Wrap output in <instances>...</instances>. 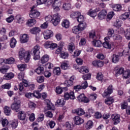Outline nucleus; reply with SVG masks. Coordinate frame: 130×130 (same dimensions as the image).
<instances>
[{"mask_svg": "<svg viewBox=\"0 0 130 130\" xmlns=\"http://www.w3.org/2000/svg\"><path fill=\"white\" fill-rule=\"evenodd\" d=\"M23 58L25 62H29L30 59L31 58L30 53L26 52V54Z\"/></svg>", "mask_w": 130, "mask_h": 130, "instance_id": "nucleus-44", "label": "nucleus"}, {"mask_svg": "<svg viewBox=\"0 0 130 130\" xmlns=\"http://www.w3.org/2000/svg\"><path fill=\"white\" fill-rule=\"evenodd\" d=\"M18 123H19L18 119H15L11 121L10 124L12 128H17V127H18Z\"/></svg>", "mask_w": 130, "mask_h": 130, "instance_id": "nucleus-29", "label": "nucleus"}, {"mask_svg": "<svg viewBox=\"0 0 130 130\" xmlns=\"http://www.w3.org/2000/svg\"><path fill=\"white\" fill-rule=\"evenodd\" d=\"M92 44L95 47H101V46L102 45V43L99 40H94L92 42Z\"/></svg>", "mask_w": 130, "mask_h": 130, "instance_id": "nucleus-26", "label": "nucleus"}, {"mask_svg": "<svg viewBox=\"0 0 130 130\" xmlns=\"http://www.w3.org/2000/svg\"><path fill=\"white\" fill-rule=\"evenodd\" d=\"M61 26L63 28L68 29L70 27V21L68 19H63L61 22Z\"/></svg>", "mask_w": 130, "mask_h": 130, "instance_id": "nucleus-20", "label": "nucleus"}, {"mask_svg": "<svg viewBox=\"0 0 130 130\" xmlns=\"http://www.w3.org/2000/svg\"><path fill=\"white\" fill-rule=\"evenodd\" d=\"M114 102V99L112 97L108 98L105 100V103L107 104V105H110V104H112Z\"/></svg>", "mask_w": 130, "mask_h": 130, "instance_id": "nucleus-36", "label": "nucleus"}, {"mask_svg": "<svg viewBox=\"0 0 130 130\" xmlns=\"http://www.w3.org/2000/svg\"><path fill=\"white\" fill-rule=\"evenodd\" d=\"M37 82L38 83H43L44 82V77L43 76H39L37 78Z\"/></svg>", "mask_w": 130, "mask_h": 130, "instance_id": "nucleus-64", "label": "nucleus"}, {"mask_svg": "<svg viewBox=\"0 0 130 130\" xmlns=\"http://www.w3.org/2000/svg\"><path fill=\"white\" fill-rule=\"evenodd\" d=\"M62 89H64L66 91H68V87L61 88L60 87H57L55 89V92L56 94H61V93H62L63 91Z\"/></svg>", "mask_w": 130, "mask_h": 130, "instance_id": "nucleus-37", "label": "nucleus"}, {"mask_svg": "<svg viewBox=\"0 0 130 130\" xmlns=\"http://www.w3.org/2000/svg\"><path fill=\"white\" fill-rule=\"evenodd\" d=\"M45 103L47 104V107L48 109L51 110H55V108H54V105L50 102V101L49 100H45Z\"/></svg>", "mask_w": 130, "mask_h": 130, "instance_id": "nucleus-14", "label": "nucleus"}, {"mask_svg": "<svg viewBox=\"0 0 130 130\" xmlns=\"http://www.w3.org/2000/svg\"><path fill=\"white\" fill-rule=\"evenodd\" d=\"M35 72L38 75H42L44 72V68L43 67H39L36 69Z\"/></svg>", "mask_w": 130, "mask_h": 130, "instance_id": "nucleus-35", "label": "nucleus"}, {"mask_svg": "<svg viewBox=\"0 0 130 130\" xmlns=\"http://www.w3.org/2000/svg\"><path fill=\"white\" fill-rule=\"evenodd\" d=\"M10 69V67L7 65L3 66L2 67L0 68V73L2 74H6L8 70Z\"/></svg>", "mask_w": 130, "mask_h": 130, "instance_id": "nucleus-28", "label": "nucleus"}, {"mask_svg": "<svg viewBox=\"0 0 130 130\" xmlns=\"http://www.w3.org/2000/svg\"><path fill=\"white\" fill-rule=\"evenodd\" d=\"M45 48H50V49H54L57 47V45L55 43H52V42L47 41L44 44Z\"/></svg>", "mask_w": 130, "mask_h": 130, "instance_id": "nucleus-7", "label": "nucleus"}, {"mask_svg": "<svg viewBox=\"0 0 130 130\" xmlns=\"http://www.w3.org/2000/svg\"><path fill=\"white\" fill-rule=\"evenodd\" d=\"M16 44L17 40L14 38H12L10 40V47H11V48H14V47H16Z\"/></svg>", "mask_w": 130, "mask_h": 130, "instance_id": "nucleus-41", "label": "nucleus"}, {"mask_svg": "<svg viewBox=\"0 0 130 130\" xmlns=\"http://www.w3.org/2000/svg\"><path fill=\"white\" fill-rule=\"evenodd\" d=\"M21 107V101L17 100L14 101V102L11 104V108L12 110H18Z\"/></svg>", "mask_w": 130, "mask_h": 130, "instance_id": "nucleus-5", "label": "nucleus"}, {"mask_svg": "<svg viewBox=\"0 0 130 130\" xmlns=\"http://www.w3.org/2000/svg\"><path fill=\"white\" fill-rule=\"evenodd\" d=\"M57 104H58V105H60V106H63V105L66 104V100L63 98L61 99H58L57 101Z\"/></svg>", "mask_w": 130, "mask_h": 130, "instance_id": "nucleus-47", "label": "nucleus"}, {"mask_svg": "<svg viewBox=\"0 0 130 130\" xmlns=\"http://www.w3.org/2000/svg\"><path fill=\"white\" fill-rule=\"evenodd\" d=\"M18 117L20 120H25L26 119V114L24 111H20L18 113Z\"/></svg>", "mask_w": 130, "mask_h": 130, "instance_id": "nucleus-25", "label": "nucleus"}, {"mask_svg": "<svg viewBox=\"0 0 130 130\" xmlns=\"http://www.w3.org/2000/svg\"><path fill=\"white\" fill-rule=\"evenodd\" d=\"M77 99L79 102H83L84 103H89L90 102V100L88 98L86 97L85 94L83 93L79 95L77 97Z\"/></svg>", "mask_w": 130, "mask_h": 130, "instance_id": "nucleus-8", "label": "nucleus"}, {"mask_svg": "<svg viewBox=\"0 0 130 130\" xmlns=\"http://www.w3.org/2000/svg\"><path fill=\"white\" fill-rule=\"evenodd\" d=\"M64 99L65 100H69V99L74 100L75 99V93L74 91H71L69 93V92H65L64 93Z\"/></svg>", "mask_w": 130, "mask_h": 130, "instance_id": "nucleus-9", "label": "nucleus"}, {"mask_svg": "<svg viewBox=\"0 0 130 130\" xmlns=\"http://www.w3.org/2000/svg\"><path fill=\"white\" fill-rule=\"evenodd\" d=\"M32 94V96L35 97V98L39 99L41 98V94H40V92L37 90L34 91Z\"/></svg>", "mask_w": 130, "mask_h": 130, "instance_id": "nucleus-54", "label": "nucleus"}, {"mask_svg": "<svg viewBox=\"0 0 130 130\" xmlns=\"http://www.w3.org/2000/svg\"><path fill=\"white\" fill-rule=\"evenodd\" d=\"M113 39H114V40H122V37L119 35L115 34L113 36Z\"/></svg>", "mask_w": 130, "mask_h": 130, "instance_id": "nucleus-61", "label": "nucleus"}, {"mask_svg": "<svg viewBox=\"0 0 130 130\" xmlns=\"http://www.w3.org/2000/svg\"><path fill=\"white\" fill-rule=\"evenodd\" d=\"M43 120H44V114H40L37 119V121L38 122H41V121H43Z\"/></svg>", "mask_w": 130, "mask_h": 130, "instance_id": "nucleus-63", "label": "nucleus"}, {"mask_svg": "<svg viewBox=\"0 0 130 130\" xmlns=\"http://www.w3.org/2000/svg\"><path fill=\"white\" fill-rule=\"evenodd\" d=\"M45 20L46 22L49 23L50 22H52V16L51 15H48L45 17Z\"/></svg>", "mask_w": 130, "mask_h": 130, "instance_id": "nucleus-60", "label": "nucleus"}, {"mask_svg": "<svg viewBox=\"0 0 130 130\" xmlns=\"http://www.w3.org/2000/svg\"><path fill=\"white\" fill-rule=\"evenodd\" d=\"M41 31V29H40V28L38 27L32 28L29 30L31 34H37V33H39Z\"/></svg>", "mask_w": 130, "mask_h": 130, "instance_id": "nucleus-22", "label": "nucleus"}, {"mask_svg": "<svg viewBox=\"0 0 130 130\" xmlns=\"http://www.w3.org/2000/svg\"><path fill=\"white\" fill-rule=\"evenodd\" d=\"M15 20L18 24H23L25 22V19L20 15H17L15 17Z\"/></svg>", "mask_w": 130, "mask_h": 130, "instance_id": "nucleus-21", "label": "nucleus"}, {"mask_svg": "<svg viewBox=\"0 0 130 130\" xmlns=\"http://www.w3.org/2000/svg\"><path fill=\"white\" fill-rule=\"evenodd\" d=\"M125 37L127 40H130V28H127L125 31Z\"/></svg>", "mask_w": 130, "mask_h": 130, "instance_id": "nucleus-58", "label": "nucleus"}, {"mask_svg": "<svg viewBox=\"0 0 130 130\" xmlns=\"http://www.w3.org/2000/svg\"><path fill=\"white\" fill-rule=\"evenodd\" d=\"M114 34V30L112 28H109L108 30V37H109V38H110V37H112V36Z\"/></svg>", "mask_w": 130, "mask_h": 130, "instance_id": "nucleus-55", "label": "nucleus"}, {"mask_svg": "<svg viewBox=\"0 0 130 130\" xmlns=\"http://www.w3.org/2000/svg\"><path fill=\"white\" fill-rule=\"evenodd\" d=\"M36 23V20L33 19H28L27 22H26V25L29 27H32L34 26Z\"/></svg>", "mask_w": 130, "mask_h": 130, "instance_id": "nucleus-24", "label": "nucleus"}, {"mask_svg": "<svg viewBox=\"0 0 130 130\" xmlns=\"http://www.w3.org/2000/svg\"><path fill=\"white\" fill-rule=\"evenodd\" d=\"M104 40L105 42L103 43V47H104L105 48H107L108 49H111V48H112V46H113L114 43H113L112 45L109 43V42H110V38L105 37Z\"/></svg>", "mask_w": 130, "mask_h": 130, "instance_id": "nucleus-3", "label": "nucleus"}, {"mask_svg": "<svg viewBox=\"0 0 130 130\" xmlns=\"http://www.w3.org/2000/svg\"><path fill=\"white\" fill-rule=\"evenodd\" d=\"M69 50L71 53L75 50V44L73 43H70L69 45Z\"/></svg>", "mask_w": 130, "mask_h": 130, "instance_id": "nucleus-51", "label": "nucleus"}, {"mask_svg": "<svg viewBox=\"0 0 130 130\" xmlns=\"http://www.w3.org/2000/svg\"><path fill=\"white\" fill-rule=\"evenodd\" d=\"M39 16H40V12L35 9V6H32L29 13L30 18H31V19H37Z\"/></svg>", "mask_w": 130, "mask_h": 130, "instance_id": "nucleus-2", "label": "nucleus"}, {"mask_svg": "<svg viewBox=\"0 0 130 130\" xmlns=\"http://www.w3.org/2000/svg\"><path fill=\"white\" fill-rule=\"evenodd\" d=\"M91 76H92V75L90 73L85 74L82 76V78L85 81H87V80H91Z\"/></svg>", "mask_w": 130, "mask_h": 130, "instance_id": "nucleus-57", "label": "nucleus"}, {"mask_svg": "<svg viewBox=\"0 0 130 130\" xmlns=\"http://www.w3.org/2000/svg\"><path fill=\"white\" fill-rule=\"evenodd\" d=\"M26 54H27V52H26V51H25V50L23 49H20L19 52V58H20V59H23V58L24 57V56Z\"/></svg>", "mask_w": 130, "mask_h": 130, "instance_id": "nucleus-32", "label": "nucleus"}, {"mask_svg": "<svg viewBox=\"0 0 130 130\" xmlns=\"http://www.w3.org/2000/svg\"><path fill=\"white\" fill-rule=\"evenodd\" d=\"M62 70H69L70 69V64L67 62H63L60 66Z\"/></svg>", "mask_w": 130, "mask_h": 130, "instance_id": "nucleus-40", "label": "nucleus"}, {"mask_svg": "<svg viewBox=\"0 0 130 130\" xmlns=\"http://www.w3.org/2000/svg\"><path fill=\"white\" fill-rule=\"evenodd\" d=\"M75 111L77 115H84L85 114V111L81 108L77 109Z\"/></svg>", "mask_w": 130, "mask_h": 130, "instance_id": "nucleus-42", "label": "nucleus"}, {"mask_svg": "<svg viewBox=\"0 0 130 130\" xmlns=\"http://www.w3.org/2000/svg\"><path fill=\"white\" fill-rule=\"evenodd\" d=\"M48 60H49V56L47 54L44 55L40 59L41 63L44 64V63H46Z\"/></svg>", "mask_w": 130, "mask_h": 130, "instance_id": "nucleus-19", "label": "nucleus"}, {"mask_svg": "<svg viewBox=\"0 0 130 130\" xmlns=\"http://www.w3.org/2000/svg\"><path fill=\"white\" fill-rule=\"evenodd\" d=\"M53 74L54 75H56V76H59V75H60L61 72L60 71V68L59 67H57L55 68L54 70H53Z\"/></svg>", "mask_w": 130, "mask_h": 130, "instance_id": "nucleus-45", "label": "nucleus"}, {"mask_svg": "<svg viewBox=\"0 0 130 130\" xmlns=\"http://www.w3.org/2000/svg\"><path fill=\"white\" fill-rule=\"evenodd\" d=\"M89 38L91 39H93V40H96L97 39V37L96 36V32L95 30H92L89 33Z\"/></svg>", "mask_w": 130, "mask_h": 130, "instance_id": "nucleus-34", "label": "nucleus"}, {"mask_svg": "<svg viewBox=\"0 0 130 130\" xmlns=\"http://www.w3.org/2000/svg\"><path fill=\"white\" fill-rule=\"evenodd\" d=\"M114 124H118L120 122V116L119 115H114V117L112 119Z\"/></svg>", "mask_w": 130, "mask_h": 130, "instance_id": "nucleus-18", "label": "nucleus"}, {"mask_svg": "<svg viewBox=\"0 0 130 130\" xmlns=\"http://www.w3.org/2000/svg\"><path fill=\"white\" fill-rule=\"evenodd\" d=\"M17 69L21 71V72L24 71V70H26L27 69V64L24 63V64H19L17 65Z\"/></svg>", "mask_w": 130, "mask_h": 130, "instance_id": "nucleus-33", "label": "nucleus"}, {"mask_svg": "<svg viewBox=\"0 0 130 130\" xmlns=\"http://www.w3.org/2000/svg\"><path fill=\"white\" fill-rule=\"evenodd\" d=\"M78 26L80 31H84L87 28V23L85 22H80Z\"/></svg>", "mask_w": 130, "mask_h": 130, "instance_id": "nucleus-23", "label": "nucleus"}, {"mask_svg": "<svg viewBox=\"0 0 130 130\" xmlns=\"http://www.w3.org/2000/svg\"><path fill=\"white\" fill-rule=\"evenodd\" d=\"M111 8H112L114 11L115 12H119V11H121V9H122V6L120 4H113L112 5Z\"/></svg>", "mask_w": 130, "mask_h": 130, "instance_id": "nucleus-17", "label": "nucleus"}, {"mask_svg": "<svg viewBox=\"0 0 130 130\" xmlns=\"http://www.w3.org/2000/svg\"><path fill=\"white\" fill-rule=\"evenodd\" d=\"M93 124L94 123H93V121H92L91 120H89L86 123L85 128L87 130L91 129V128L93 127Z\"/></svg>", "mask_w": 130, "mask_h": 130, "instance_id": "nucleus-30", "label": "nucleus"}, {"mask_svg": "<svg viewBox=\"0 0 130 130\" xmlns=\"http://www.w3.org/2000/svg\"><path fill=\"white\" fill-rule=\"evenodd\" d=\"M121 21L117 20L115 22H114L113 26L117 28H119L120 27H121Z\"/></svg>", "mask_w": 130, "mask_h": 130, "instance_id": "nucleus-56", "label": "nucleus"}, {"mask_svg": "<svg viewBox=\"0 0 130 130\" xmlns=\"http://www.w3.org/2000/svg\"><path fill=\"white\" fill-rule=\"evenodd\" d=\"M80 12H74L70 15V17L73 19H78V17L80 16Z\"/></svg>", "mask_w": 130, "mask_h": 130, "instance_id": "nucleus-52", "label": "nucleus"}, {"mask_svg": "<svg viewBox=\"0 0 130 130\" xmlns=\"http://www.w3.org/2000/svg\"><path fill=\"white\" fill-rule=\"evenodd\" d=\"M2 62H5V63H7L8 64H12V63H14L15 62V59L13 57H10L8 59H1Z\"/></svg>", "mask_w": 130, "mask_h": 130, "instance_id": "nucleus-15", "label": "nucleus"}, {"mask_svg": "<svg viewBox=\"0 0 130 130\" xmlns=\"http://www.w3.org/2000/svg\"><path fill=\"white\" fill-rule=\"evenodd\" d=\"M72 5L70 3H66L63 5L62 8L65 11L70 10Z\"/></svg>", "mask_w": 130, "mask_h": 130, "instance_id": "nucleus-50", "label": "nucleus"}, {"mask_svg": "<svg viewBox=\"0 0 130 130\" xmlns=\"http://www.w3.org/2000/svg\"><path fill=\"white\" fill-rule=\"evenodd\" d=\"M40 46L39 45H36L33 49L32 54L34 55V59L37 60L40 58Z\"/></svg>", "mask_w": 130, "mask_h": 130, "instance_id": "nucleus-1", "label": "nucleus"}, {"mask_svg": "<svg viewBox=\"0 0 130 130\" xmlns=\"http://www.w3.org/2000/svg\"><path fill=\"white\" fill-rule=\"evenodd\" d=\"M60 22V16L58 14H54L52 18V23L54 26H57Z\"/></svg>", "mask_w": 130, "mask_h": 130, "instance_id": "nucleus-4", "label": "nucleus"}, {"mask_svg": "<svg viewBox=\"0 0 130 130\" xmlns=\"http://www.w3.org/2000/svg\"><path fill=\"white\" fill-rule=\"evenodd\" d=\"M87 15H88V16H90V17H92V18H95V17L97 16V13L95 12L94 10H90L87 13Z\"/></svg>", "mask_w": 130, "mask_h": 130, "instance_id": "nucleus-48", "label": "nucleus"}, {"mask_svg": "<svg viewBox=\"0 0 130 130\" xmlns=\"http://www.w3.org/2000/svg\"><path fill=\"white\" fill-rule=\"evenodd\" d=\"M72 31L74 34H79L80 32L81 31L78 26L73 27Z\"/></svg>", "mask_w": 130, "mask_h": 130, "instance_id": "nucleus-46", "label": "nucleus"}, {"mask_svg": "<svg viewBox=\"0 0 130 130\" xmlns=\"http://www.w3.org/2000/svg\"><path fill=\"white\" fill-rule=\"evenodd\" d=\"M79 72L82 74H86L89 73V69L86 66H82L79 69Z\"/></svg>", "mask_w": 130, "mask_h": 130, "instance_id": "nucleus-27", "label": "nucleus"}, {"mask_svg": "<svg viewBox=\"0 0 130 130\" xmlns=\"http://www.w3.org/2000/svg\"><path fill=\"white\" fill-rule=\"evenodd\" d=\"M128 17H129V14H128V13L126 12L122 14L120 16V18L121 19V20H122L123 21H125V20H126V19H127Z\"/></svg>", "mask_w": 130, "mask_h": 130, "instance_id": "nucleus-43", "label": "nucleus"}, {"mask_svg": "<svg viewBox=\"0 0 130 130\" xmlns=\"http://www.w3.org/2000/svg\"><path fill=\"white\" fill-rule=\"evenodd\" d=\"M112 92H113V88L112 87V85H110L108 86L107 89L104 91L102 95L104 98H105V97H107V96L111 94Z\"/></svg>", "mask_w": 130, "mask_h": 130, "instance_id": "nucleus-6", "label": "nucleus"}, {"mask_svg": "<svg viewBox=\"0 0 130 130\" xmlns=\"http://www.w3.org/2000/svg\"><path fill=\"white\" fill-rule=\"evenodd\" d=\"M47 124L50 128H53L55 126V122L54 121H48Z\"/></svg>", "mask_w": 130, "mask_h": 130, "instance_id": "nucleus-49", "label": "nucleus"}, {"mask_svg": "<svg viewBox=\"0 0 130 130\" xmlns=\"http://www.w3.org/2000/svg\"><path fill=\"white\" fill-rule=\"evenodd\" d=\"M29 41V36L24 34L21 35L20 37V42L21 43H27Z\"/></svg>", "mask_w": 130, "mask_h": 130, "instance_id": "nucleus-12", "label": "nucleus"}, {"mask_svg": "<svg viewBox=\"0 0 130 130\" xmlns=\"http://www.w3.org/2000/svg\"><path fill=\"white\" fill-rule=\"evenodd\" d=\"M74 122L75 124L77 125H80V124H82V123H84V119L79 116H76L74 118Z\"/></svg>", "mask_w": 130, "mask_h": 130, "instance_id": "nucleus-13", "label": "nucleus"}, {"mask_svg": "<svg viewBox=\"0 0 130 130\" xmlns=\"http://www.w3.org/2000/svg\"><path fill=\"white\" fill-rule=\"evenodd\" d=\"M4 110L6 115H8V116L11 115V108H10L8 106H5L4 108Z\"/></svg>", "mask_w": 130, "mask_h": 130, "instance_id": "nucleus-38", "label": "nucleus"}, {"mask_svg": "<svg viewBox=\"0 0 130 130\" xmlns=\"http://www.w3.org/2000/svg\"><path fill=\"white\" fill-rule=\"evenodd\" d=\"M107 15V11L106 10H102L99 13L98 15V19L100 20H104V19H105V17H106Z\"/></svg>", "mask_w": 130, "mask_h": 130, "instance_id": "nucleus-11", "label": "nucleus"}, {"mask_svg": "<svg viewBox=\"0 0 130 130\" xmlns=\"http://www.w3.org/2000/svg\"><path fill=\"white\" fill-rule=\"evenodd\" d=\"M60 56L61 58L66 59V58H68L69 57V53H68L67 52L61 53L60 54Z\"/></svg>", "mask_w": 130, "mask_h": 130, "instance_id": "nucleus-62", "label": "nucleus"}, {"mask_svg": "<svg viewBox=\"0 0 130 130\" xmlns=\"http://www.w3.org/2000/svg\"><path fill=\"white\" fill-rule=\"evenodd\" d=\"M53 32H52V31L50 30H46L43 32V36L44 39H46V40H47V39H50V38L52 36V34Z\"/></svg>", "mask_w": 130, "mask_h": 130, "instance_id": "nucleus-10", "label": "nucleus"}, {"mask_svg": "<svg viewBox=\"0 0 130 130\" xmlns=\"http://www.w3.org/2000/svg\"><path fill=\"white\" fill-rule=\"evenodd\" d=\"M119 61V56L118 55L114 54L112 56V61L114 63H116Z\"/></svg>", "mask_w": 130, "mask_h": 130, "instance_id": "nucleus-39", "label": "nucleus"}, {"mask_svg": "<svg viewBox=\"0 0 130 130\" xmlns=\"http://www.w3.org/2000/svg\"><path fill=\"white\" fill-rule=\"evenodd\" d=\"M73 84H74V82L70 80L66 81L64 82V85L67 87H71V86H73Z\"/></svg>", "mask_w": 130, "mask_h": 130, "instance_id": "nucleus-59", "label": "nucleus"}, {"mask_svg": "<svg viewBox=\"0 0 130 130\" xmlns=\"http://www.w3.org/2000/svg\"><path fill=\"white\" fill-rule=\"evenodd\" d=\"M14 77H15L14 73H9L4 76V80H11V79H13Z\"/></svg>", "mask_w": 130, "mask_h": 130, "instance_id": "nucleus-31", "label": "nucleus"}, {"mask_svg": "<svg viewBox=\"0 0 130 130\" xmlns=\"http://www.w3.org/2000/svg\"><path fill=\"white\" fill-rule=\"evenodd\" d=\"M124 72L123 68L115 67L114 69V73L116 75H122Z\"/></svg>", "mask_w": 130, "mask_h": 130, "instance_id": "nucleus-16", "label": "nucleus"}, {"mask_svg": "<svg viewBox=\"0 0 130 130\" xmlns=\"http://www.w3.org/2000/svg\"><path fill=\"white\" fill-rule=\"evenodd\" d=\"M130 76V70H127L126 71H124L123 73V79H127L129 78Z\"/></svg>", "mask_w": 130, "mask_h": 130, "instance_id": "nucleus-53", "label": "nucleus"}]
</instances>
